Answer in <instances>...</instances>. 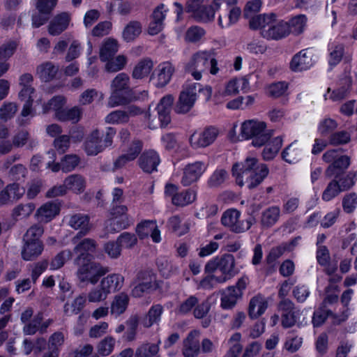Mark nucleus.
Masks as SVG:
<instances>
[{
	"instance_id": "obj_1",
	"label": "nucleus",
	"mask_w": 357,
	"mask_h": 357,
	"mask_svg": "<svg viewBox=\"0 0 357 357\" xmlns=\"http://www.w3.org/2000/svg\"><path fill=\"white\" fill-rule=\"evenodd\" d=\"M216 270H219L222 275H213L205 278L201 282L203 287L212 288L214 284L225 282L234 276L236 273L234 257L231 254H226L209 261L205 266L206 273H211Z\"/></svg>"
},
{
	"instance_id": "obj_2",
	"label": "nucleus",
	"mask_w": 357,
	"mask_h": 357,
	"mask_svg": "<svg viewBox=\"0 0 357 357\" xmlns=\"http://www.w3.org/2000/svg\"><path fill=\"white\" fill-rule=\"evenodd\" d=\"M209 70L210 73L215 75L219 68L217 60L211 52L199 51L194 54L185 65V70L196 79L202 78V74Z\"/></svg>"
},
{
	"instance_id": "obj_3",
	"label": "nucleus",
	"mask_w": 357,
	"mask_h": 357,
	"mask_svg": "<svg viewBox=\"0 0 357 357\" xmlns=\"http://www.w3.org/2000/svg\"><path fill=\"white\" fill-rule=\"evenodd\" d=\"M269 172L266 164L259 162L256 158L248 157L244 161L235 162L231 167V174L236 178L255 177L265 178Z\"/></svg>"
},
{
	"instance_id": "obj_4",
	"label": "nucleus",
	"mask_w": 357,
	"mask_h": 357,
	"mask_svg": "<svg viewBox=\"0 0 357 357\" xmlns=\"http://www.w3.org/2000/svg\"><path fill=\"white\" fill-rule=\"evenodd\" d=\"M116 134V130L112 127H107L102 133L98 129L93 130L84 143V149L87 155H96L111 146Z\"/></svg>"
},
{
	"instance_id": "obj_5",
	"label": "nucleus",
	"mask_w": 357,
	"mask_h": 357,
	"mask_svg": "<svg viewBox=\"0 0 357 357\" xmlns=\"http://www.w3.org/2000/svg\"><path fill=\"white\" fill-rule=\"evenodd\" d=\"M266 124L264 121L248 120L241 126V135L246 139H252V144L261 147L270 139L272 132L266 130Z\"/></svg>"
},
{
	"instance_id": "obj_6",
	"label": "nucleus",
	"mask_w": 357,
	"mask_h": 357,
	"mask_svg": "<svg viewBox=\"0 0 357 357\" xmlns=\"http://www.w3.org/2000/svg\"><path fill=\"white\" fill-rule=\"evenodd\" d=\"M160 283L151 271H141L138 272L132 283L134 287L132 289V295L136 298L142 297L145 293H150L160 288Z\"/></svg>"
},
{
	"instance_id": "obj_7",
	"label": "nucleus",
	"mask_w": 357,
	"mask_h": 357,
	"mask_svg": "<svg viewBox=\"0 0 357 357\" xmlns=\"http://www.w3.org/2000/svg\"><path fill=\"white\" fill-rule=\"evenodd\" d=\"M278 311L281 313V326L284 328H291L294 326H301L299 319L301 312L296 307L294 302L287 298H282L278 305Z\"/></svg>"
},
{
	"instance_id": "obj_8",
	"label": "nucleus",
	"mask_w": 357,
	"mask_h": 357,
	"mask_svg": "<svg viewBox=\"0 0 357 357\" xmlns=\"http://www.w3.org/2000/svg\"><path fill=\"white\" fill-rule=\"evenodd\" d=\"M213 6L217 10H222L218 17V24L222 28H227L237 22L241 11L227 0H214Z\"/></svg>"
},
{
	"instance_id": "obj_9",
	"label": "nucleus",
	"mask_w": 357,
	"mask_h": 357,
	"mask_svg": "<svg viewBox=\"0 0 357 357\" xmlns=\"http://www.w3.org/2000/svg\"><path fill=\"white\" fill-rule=\"evenodd\" d=\"M196 87H199V83H192L183 86L174 106L176 113L184 114L192 109L197 98Z\"/></svg>"
},
{
	"instance_id": "obj_10",
	"label": "nucleus",
	"mask_w": 357,
	"mask_h": 357,
	"mask_svg": "<svg viewBox=\"0 0 357 357\" xmlns=\"http://www.w3.org/2000/svg\"><path fill=\"white\" fill-rule=\"evenodd\" d=\"M77 270V278L81 282L95 284L100 278L109 271L108 267H104L94 261H89L81 265Z\"/></svg>"
},
{
	"instance_id": "obj_11",
	"label": "nucleus",
	"mask_w": 357,
	"mask_h": 357,
	"mask_svg": "<svg viewBox=\"0 0 357 357\" xmlns=\"http://www.w3.org/2000/svg\"><path fill=\"white\" fill-rule=\"evenodd\" d=\"M128 208L125 205L112 204L111 215L113 218L107 226V230L112 233L118 232L126 229L132 224L130 218L127 215Z\"/></svg>"
},
{
	"instance_id": "obj_12",
	"label": "nucleus",
	"mask_w": 357,
	"mask_h": 357,
	"mask_svg": "<svg viewBox=\"0 0 357 357\" xmlns=\"http://www.w3.org/2000/svg\"><path fill=\"white\" fill-rule=\"evenodd\" d=\"M241 213L236 209L226 211L221 218L223 225L229 227L235 233H242L248 230L253 223L252 218L240 220Z\"/></svg>"
},
{
	"instance_id": "obj_13",
	"label": "nucleus",
	"mask_w": 357,
	"mask_h": 357,
	"mask_svg": "<svg viewBox=\"0 0 357 357\" xmlns=\"http://www.w3.org/2000/svg\"><path fill=\"white\" fill-rule=\"evenodd\" d=\"M248 279L241 278L235 286L227 288L221 298V307L224 309H231L235 306L237 300L241 297L243 291L246 288Z\"/></svg>"
},
{
	"instance_id": "obj_14",
	"label": "nucleus",
	"mask_w": 357,
	"mask_h": 357,
	"mask_svg": "<svg viewBox=\"0 0 357 357\" xmlns=\"http://www.w3.org/2000/svg\"><path fill=\"white\" fill-rule=\"evenodd\" d=\"M218 135V130L215 127L206 128L202 132H194L189 139L193 149L204 148L211 145Z\"/></svg>"
},
{
	"instance_id": "obj_15",
	"label": "nucleus",
	"mask_w": 357,
	"mask_h": 357,
	"mask_svg": "<svg viewBox=\"0 0 357 357\" xmlns=\"http://www.w3.org/2000/svg\"><path fill=\"white\" fill-rule=\"evenodd\" d=\"M174 71L175 68L171 62H162L158 66L152 74L151 79L155 81L156 87H164L170 82Z\"/></svg>"
},
{
	"instance_id": "obj_16",
	"label": "nucleus",
	"mask_w": 357,
	"mask_h": 357,
	"mask_svg": "<svg viewBox=\"0 0 357 357\" xmlns=\"http://www.w3.org/2000/svg\"><path fill=\"white\" fill-rule=\"evenodd\" d=\"M328 317H331L333 319L334 324H340L346 320L347 316L344 313L341 315H338L333 313L327 307H325L324 305H320L313 313L312 324L315 328L320 327L326 322Z\"/></svg>"
},
{
	"instance_id": "obj_17",
	"label": "nucleus",
	"mask_w": 357,
	"mask_h": 357,
	"mask_svg": "<svg viewBox=\"0 0 357 357\" xmlns=\"http://www.w3.org/2000/svg\"><path fill=\"white\" fill-rule=\"evenodd\" d=\"M160 159L158 152L153 149L145 150L139 157L137 164L145 173L151 174L158 172Z\"/></svg>"
},
{
	"instance_id": "obj_18",
	"label": "nucleus",
	"mask_w": 357,
	"mask_h": 357,
	"mask_svg": "<svg viewBox=\"0 0 357 357\" xmlns=\"http://www.w3.org/2000/svg\"><path fill=\"white\" fill-rule=\"evenodd\" d=\"M25 189L20 188L18 183H13L6 185L0 191V206L11 205L22 197Z\"/></svg>"
},
{
	"instance_id": "obj_19",
	"label": "nucleus",
	"mask_w": 357,
	"mask_h": 357,
	"mask_svg": "<svg viewBox=\"0 0 357 357\" xmlns=\"http://www.w3.org/2000/svg\"><path fill=\"white\" fill-rule=\"evenodd\" d=\"M354 185L353 180H332L322 194V199L328 202L340 192L349 190Z\"/></svg>"
},
{
	"instance_id": "obj_20",
	"label": "nucleus",
	"mask_w": 357,
	"mask_h": 357,
	"mask_svg": "<svg viewBox=\"0 0 357 357\" xmlns=\"http://www.w3.org/2000/svg\"><path fill=\"white\" fill-rule=\"evenodd\" d=\"M290 33L288 22L283 20L274 21L268 29H265L261 33V36L268 40H280Z\"/></svg>"
},
{
	"instance_id": "obj_21",
	"label": "nucleus",
	"mask_w": 357,
	"mask_h": 357,
	"mask_svg": "<svg viewBox=\"0 0 357 357\" xmlns=\"http://www.w3.org/2000/svg\"><path fill=\"white\" fill-rule=\"evenodd\" d=\"M199 331H190L186 338L183 340L182 354L184 357H198L200 353Z\"/></svg>"
},
{
	"instance_id": "obj_22",
	"label": "nucleus",
	"mask_w": 357,
	"mask_h": 357,
	"mask_svg": "<svg viewBox=\"0 0 357 357\" xmlns=\"http://www.w3.org/2000/svg\"><path fill=\"white\" fill-rule=\"evenodd\" d=\"M312 65V54L307 50H302L293 56L289 66L292 71L300 72L309 69Z\"/></svg>"
},
{
	"instance_id": "obj_23",
	"label": "nucleus",
	"mask_w": 357,
	"mask_h": 357,
	"mask_svg": "<svg viewBox=\"0 0 357 357\" xmlns=\"http://www.w3.org/2000/svg\"><path fill=\"white\" fill-rule=\"evenodd\" d=\"M43 250L44 244L43 241H22V258L25 261H33L42 254Z\"/></svg>"
},
{
	"instance_id": "obj_24",
	"label": "nucleus",
	"mask_w": 357,
	"mask_h": 357,
	"mask_svg": "<svg viewBox=\"0 0 357 357\" xmlns=\"http://www.w3.org/2000/svg\"><path fill=\"white\" fill-rule=\"evenodd\" d=\"M276 18L277 15L273 13L255 15L249 20V26L252 30L259 29L261 33L264 30L271 26Z\"/></svg>"
},
{
	"instance_id": "obj_25",
	"label": "nucleus",
	"mask_w": 357,
	"mask_h": 357,
	"mask_svg": "<svg viewBox=\"0 0 357 357\" xmlns=\"http://www.w3.org/2000/svg\"><path fill=\"white\" fill-rule=\"evenodd\" d=\"M69 13L63 12L56 15L48 26V32L50 35L58 36L65 31L70 23Z\"/></svg>"
},
{
	"instance_id": "obj_26",
	"label": "nucleus",
	"mask_w": 357,
	"mask_h": 357,
	"mask_svg": "<svg viewBox=\"0 0 357 357\" xmlns=\"http://www.w3.org/2000/svg\"><path fill=\"white\" fill-rule=\"evenodd\" d=\"M60 211L59 205L54 202H48L41 206L36 211V216L40 222H49Z\"/></svg>"
},
{
	"instance_id": "obj_27",
	"label": "nucleus",
	"mask_w": 357,
	"mask_h": 357,
	"mask_svg": "<svg viewBox=\"0 0 357 357\" xmlns=\"http://www.w3.org/2000/svg\"><path fill=\"white\" fill-rule=\"evenodd\" d=\"M96 248V242L92 238H84L76 244L74 248V252L79 253L77 257L75 259V263L80 264L82 259H85L89 252H94Z\"/></svg>"
},
{
	"instance_id": "obj_28",
	"label": "nucleus",
	"mask_w": 357,
	"mask_h": 357,
	"mask_svg": "<svg viewBox=\"0 0 357 357\" xmlns=\"http://www.w3.org/2000/svg\"><path fill=\"white\" fill-rule=\"evenodd\" d=\"M280 217V208L272 206L263 211L260 218V225L263 229H268L275 225Z\"/></svg>"
},
{
	"instance_id": "obj_29",
	"label": "nucleus",
	"mask_w": 357,
	"mask_h": 357,
	"mask_svg": "<svg viewBox=\"0 0 357 357\" xmlns=\"http://www.w3.org/2000/svg\"><path fill=\"white\" fill-rule=\"evenodd\" d=\"M268 302L264 296L258 294L251 298L249 307L248 314L251 319H257L261 316L267 309Z\"/></svg>"
},
{
	"instance_id": "obj_30",
	"label": "nucleus",
	"mask_w": 357,
	"mask_h": 357,
	"mask_svg": "<svg viewBox=\"0 0 357 357\" xmlns=\"http://www.w3.org/2000/svg\"><path fill=\"white\" fill-rule=\"evenodd\" d=\"M124 280V278L120 274L113 273L102 278L100 287L105 291L107 294L119 290Z\"/></svg>"
},
{
	"instance_id": "obj_31",
	"label": "nucleus",
	"mask_w": 357,
	"mask_h": 357,
	"mask_svg": "<svg viewBox=\"0 0 357 357\" xmlns=\"http://www.w3.org/2000/svg\"><path fill=\"white\" fill-rule=\"evenodd\" d=\"M12 143L14 147L21 148L27 144V149H33L36 146L38 142L31 137L28 130L25 129L19 130L13 137Z\"/></svg>"
},
{
	"instance_id": "obj_32",
	"label": "nucleus",
	"mask_w": 357,
	"mask_h": 357,
	"mask_svg": "<svg viewBox=\"0 0 357 357\" xmlns=\"http://www.w3.org/2000/svg\"><path fill=\"white\" fill-rule=\"evenodd\" d=\"M349 164L350 158L347 155H341L337 158L326 170V176L338 177L340 174L349 167Z\"/></svg>"
},
{
	"instance_id": "obj_33",
	"label": "nucleus",
	"mask_w": 357,
	"mask_h": 357,
	"mask_svg": "<svg viewBox=\"0 0 357 357\" xmlns=\"http://www.w3.org/2000/svg\"><path fill=\"white\" fill-rule=\"evenodd\" d=\"M59 70V67L50 61L44 62L36 68V75L43 82L52 80Z\"/></svg>"
},
{
	"instance_id": "obj_34",
	"label": "nucleus",
	"mask_w": 357,
	"mask_h": 357,
	"mask_svg": "<svg viewBox=\"0 0 357 357\" xmlns=\"http://www.w3.org/2000/svg\"><path fill=\"white\" fill-rule=\"evenodd\" d=\"M131 90H111V95L108 99L109 107H115L128 104L131 101L130 93Z\"/></svg>"
},
{
	"instance_id": "obj_35",
	"label": "nucleus",
	"mask_w": 357,
	"mask_h": 357,
	"mask_svg": "<svg viewBox=\"0 0 357 357\" xmlns=\"http://www.w3.org/2000/svg\"><path fill=\"white\" fill-rule=\"evenodd\" d=\"M119 44L116 40L113 38L106 39L100 49V59L105 62L112 59L118 52Z\"/></svg>"
},
{
	"instance_id": "obj_36",
	"label": "nucleus",
	"mask_w": 357,
	"mask_h": 357,
	"mask_svg": "<svg viewBox=\"0 0 357 357\" xmlns=\"http://www.w3.org/2000/svg\"><path fill=\"white\" fill-rule=\"evenodd\" d=\"M153 68V63L151 59H143L135 66L132 76L135 79H142L149 75Z\"/></svg>"
},
{
	"instance_id": "obj_37",
	"label": "nucleus",
	"mask_w": 357,
	"mask_h": 357,
	"mask_svg": "<svg viewBox=\"0 0 357 357\" xmlns=\"http://www.w3.org/2000/svg\"><path fill=\"white\" fill-rule=\"evenodd\" d=\"M82 115V110L78 107H73L70 109H62L55 113V118L60 121H71L77 123L79 121Z\"/></svg>"
},
{
	"instance_id": "obj_38",
	"label": "nucleus",
	"mask_w": 357,
	"mask_h": 357,
	"mask_svg": "<svg viewBox=\"0 0 357 357\" xmlns=\"http://www.w3.org/2000/svg\"><path fill=\"white\" fill-rule=\"evenodd\" d=\"M159 340L158 343L145 342L141 344L135 350V357H154L160 350Z\"/></svg>"
},
{
	"instance_id": "obj_39",
	"label": "nucleus",
	"mask_w": 357,
	"mask_h": 357,
	"mask_svg": "<svg viewBox=\"0 0 357 357\" xmlns=\"http://www.w3.org/2000/svg\"><path fill=\"white\" fill-rule=\"evenodd\" d=\"M217 10L213 6H198L195 10L191 13H194V17L199 22H208L212 21L215 16V11Z\"/></svg>"
},
{
	"instance_id": "obj_40",
	"label": "nucleus",
	"mask_w": 357,
	"mask_h": 357,
	"mask_svg": "<svg viewBox=\"0 0 357 357\" xmlns=\"http://www.w3.org/2000/svg\"><path fill=\"white\" fill-rule=\"evenodd\" d=\"M162 312L163 307L161 305L157 304L153 305L142 321L144 327L150 328L154 324L158 323L160 320Z\"/></svg>"
},
{
	"instance_id": "obj_41",
	"label": "nucleus",
	"mask_w": 357,
	"mask_h": 357,
	"mask_svg": "<svg viewBox=\"0 0 357 357\" xmlns=\"http://www.w3.org/2000/svg\"><path fill=\"white\" fill-rule=\"evenodd\" d=\"M142 26L137 21L130 22L123 31V38L126 42L133 41L142 33Z\"/></svg>"
},
{
	"instance_id": "obj_42",
	"label": "nucleus",
	"mask_w": 357,
	"mask_h": 357,
	"mask_svg": "<svg viewBox=\"0 0 357 357\" xmlns=\"http://www.w3.org/2000/svg\"><path fill=\"white\" fill-rule=\"evenodd\" d=\"M86 298L84 295L76 297L71 304L66 303L63 306V312L66 315L79 314L84 307Z\"/></svg>"
},
{
	"instance_id": "obj_43",
	"label": "nucleus",
	"mask_w": 357,
	"mask_h": 357,
	"mask_svg": "<svg viewBox=\"0 0 357 357\" xmlns=\"http://www.w3.org/2000/svg\"><path fill=\"white\" fill-rule=\"evenodd\" d=\"M195 192L189 189L180 193L175 194L172 198V202L174 205L184 206L192 203L195 200Z\"/></svg>"
},
{
	"instance_id": "obj_44",
	"label": "nucleus",
	"mask_w": 357,
	"mask_h": 357,
	"mask_svg": "<svg viewBox=\"0 0 357 357\" xmlns=\"http://www.w3.org/2000/svg\"><path fill=\"white\" fill-rule=\"evenodd\" d=\"M303 344V337H299L295 333L294 331L288 332L284 349L290 353H295L301 347Z\"/></svg>"
},
{
	"instance_id": "obj_45",
	"label": "nucleus",
	"mask_w": 357,
	"mask_h": 357,
	"mask_svg": "<svg viewBox=\"0 0 357 357\" xmlns=\"http://www.w3.org/2000/svg\"><path fill=\"white\" fill-rule=\"evenodd\" d=\"M206 169V166L202 162L189 164L183 169L185 178H199Z\"/></svg>"
},
{
	"instance_id": "obj_46",
	"label": "nucleus",
	"mask_w": 357,
	"mask_h": 357,
	"mask_svg": "<svg viewBox=\"0 0 357 357\" xmlns=\"http://www.w3.org/2000/svg\"><path fill=\"white\" fill-rule=\"evenodd\" d=\"M282 145V139L280 137H275L264 148L262 155L264 160L273 159L278 153Z\"/></svg>"
},
{
	"instance_id": "obj_47",
	"label": "nucleus",
	"mask_w": 357,
	"mask_h": 357,
	"mask_svg": "<svg viewBox=\"0 0 357 357\" xmlns=\"http://www.w3.org/2000/svg\"><path fill=\"white\" fill-rule=\"evenodd\" d=\"M129 302V298L127 294L121 293L114 297L111 305V312L116 315H120L125 312Z\"/></svg>"
},
{
	"instance_id": "obj_48",
	"label": "nucleus",
	"mask_w": 357,
	"mask_h": 357,
	"mask_svg": "<svg viewBox=\"0 0 357 357\" xmlns=\"http://www.w3.org/2000/svg\"><path fill=\"white\" fill-rule=\"evenodd\" d=\"M36 206L32 202L20 204L16 206L12 211V217L14 219L18 218H28L35 210Z\"/></svg>"
},
{
	"instance_id": "obj_49",
	"label": "nucleus",
	"mask_w": 357,
	"mask_h": 357,
	"mask_svg": "<svg viewBox=\"0 0 357 357\" xmlns=\"http://www.w3.org/2000/svg\"><path fill=\"white\" fill-rule=\"evenodd\" d=\"M44 233V228L39 224L31 226L23 235L22 241L36 242L42 241L40 237Z\"/></svg>"
},
{
	"instance_id": "obj_50",
	"label": "nucleus",
	"mask_w": 357,
	"mask_h": 357,
	"mask_svg": "<svg viewBox=\"0 0 357 357\" xmlns=\"http://www.w3.org/2000/svg\"><path fill=\"white\" fill-rule=\"evenodd\" d=\"M111 90H130V77L125 73H119L112 81Z\"/></svg>"
},
{
	"instance_id": "obj_51",
	"label": "nucleus",
	"mask_w": 357,
	"mask_h": 357,
	"mask_svg": "<svg viewBox=\"0 0 357 357\" xmlns=\"http://www.w3.org/2000/svg\"><path fill=\"white\" fill-rule=\"evenodd\" d=\"M73 253L70 250H62L59 252L50 262V269L57 270L63 267L65 263L72 258Z\"/></svg>"
},
{
	"instance_id": "obj_52",
	"label": "nucleus",
	"mask_w": 357,
	"mask_h": 357,
	"mask_svg": "<svg viewBox=\"0 0 357 357\" xmlns=\"http://www.w3.org/2000/svg\"><path fill=\"white\" fill-rule=\"evenodd\" d=\"M115 342V339L113 337L107 336L98 343V354L102 356H109L114 350Z\"/></svg>"
},
{
	"instance_id": "obj_53",
	"label": "nucleus",
	"mask_w": 357,
	"mask_h": 357,
	"mask_svg": "<svg viewBox=\"0 0 357 357\" xmlns=\"http://www.w3.org/2000/svg\"><path fill=\"white\" fill-rule=\"evenodd\" d=\"M106 61L105 70L108 73H116L125 67L127 63V59L123 55H119L115 59L112 57Z\"/></svg>"
},
{
	"instance_id": "obj_54",
	"label": "nucleus",
	"mask_w": 357,
	"mask_h": 357,
	"mask_svg": "<svg viewBox=\"0 0 357 357\" xmlns=\"http://www.w3.org/2000/svg\"><path fill=\"white\" fill-rule=\"evenodd\" d=\"M105 121L109 124H122L128 122V117L125 110L118 109L108 114Z\"/></svg>"
},
{
	"instance_id": "obj_55",
	"label": "nucleus",
	"mask_w": 357,
	"mask_h": 357,
	"mask_svg": "<svg viewBox=\"0 0 357 357\" xmlns=\"http://www.w3.org/2000/svg\"><path fill=\"white\" fill-rule=\"evenodd\" d=\"M65 103L66 99L64 97L61 96H54L43 106V112L46 114L52 110L57 113L58 111H61Z\"/></svg>"
},
{
	"instance_id": "obj_56",
	"label": "nucleus",
	"mask_w": 357,
	"mask_h": 357,
	"mask_svg": "<svg viewBox=\"0 0 357 357\" xmlns=\"http://www.w3.org/2000/svg\"><path fill=\"white\" fill-rule=\"evenodd\" d=\"M205 30L198 26H192L189 27L185 33V40L188 43H197L205 35Z\"/></svg>"
},
{
	"instance_id": "obj_57",
	"label": "nucleus",
	"mask_w": 357,
	"mask_h": 357,
	"mask_svg": "<svg viewBox=\"0 0 357 357\" xmlns=\"http://www.w3.org/2000/svg\"><path fill=\"white\" fill-rule=\"evenodd\" d=\"M198 298L195 296H190L185 300L181 302L177 307V313L181 315H187L192 312L198 303Z\"/></svg>"
},
{
	"instance_id": "obj_58",
	"label": "nucleus",
	"mask_w": 357,
	"mask_h": 357,
	"mask_svg": "<svg viewBox=\"0 0 357 357\" xmlns=\"http://www.w3.org/2000/svg\"><path fill=\"white\" fill-rule=\"evenodd\" d=\"M307 18L304 15H299L293 17L289 22L290 33H293L296 35H298L303 33L305 26L306 25Z\"/></svg>"
},
{
	"instance_id": "obj_59",
	"label": "nucleus",
	"mask_w": 357,
	"mask_h": 357,
	"mask_svg": "<svg viewBox=\"0 0 357 357\" xmlns=\"http://www.w3.org/2000/svg\"><path fill=\"white\" fill-rule=\"evenodd\" d=\"M117 242L121 249H132L137 245V238L135 234L123 232L117 238Z\"/></svg>"
},
{
	"instance_id": "obj_60",
	"label": "nucleus",
	"mask_w": 357,
	"mask_h": 357,
	"mask_svg": "<svg viewBox=\"0 0 357 357\" xmlns=\"http://www.w3.org/2000/svg\"><path fill=\"white\" fill-rule=\"evenodd\" d=\"M43 319L42 313H38L32 320L25 324L23 332L25 335H34L38 331H40V324Z\"/></svg>"
},
{
	"instance_id": "obj_61",
	"label": "nucleus",
	"mask_w": 357,
	"mask_h": 357,
	"mask_svg": "<svg viewBox=\"0 0 357 357\" xmlns=\"http://www.w3.org/2000/svg\"><path fill=\"white\" fill-rule=\"evenodd\" d=\"M80 158L77 155H66L61 159V170L63 172H70L79 164Z\"/></svg>"
},
{
	"instance_id": "obj_62",
	"label": "nucleus",
	"mask_w": 357,
	"mask_h": 357,
	"mask_svg": "<svg viewBox=\"0 0 357 357\" xmlns=\"http://www.w3.org/2000/svg\"><path fill=\"white\" fill-rule=\"evenodd\" d=\"M156 225L155 221L144 220L139 223L136 227V233L141 239L147 238L153 229H155Z\"/></svg>"
},
{
	"instance_id": "obj_63",
	"label": "nucleus",
	"mask_w": 357,
	"mask_h": 357,
	"mask_svg": "<svg viewBox=\"0 0 357 357\" xmlns=\"http://www.w3.org/2000/svg\"><path fill=\"white\" fill-rule=\"evenodd\" d=\"M68 224L75 229L90 227L89 217L87 215L81 213L75 214L70 217Z\"/></svg>"
},
{
	"instance_id": "obj_64",
	"label": "nucleus",
	"mask_w": 357,
	"mask_h": 357,
	"mask_svg": "<svg viewBox=\"0 0 357 357\" xmlns=\"http://www.w3.org/2000/svg\"><path fill=\"white\" fill-rule=\"evenodd\" d=\"M351 140V135L345 130L333 132L329 137V143L333 146L346 144Z\"/></svg>"
}]
</instances>
